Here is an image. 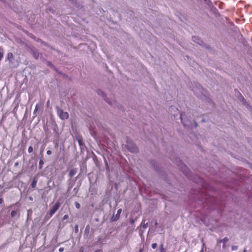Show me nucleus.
Masks as SVG:
<instances>
[{"mask_svg":"<svg viewBox=\"0 0 252 252\" xmlns=\"http://www.w3.org/2000/svg\"><path fill=\"white\" fill-rule=\"evenodd\" d=\"M60 207V203L59 202H56L54 206L51 208L49 212V216L48 215H46V218L48 219L50 218L59 209Z\"/></svg>","mask_w":252,"mask_h":252,"instance_id":"1","label":"nucleus"},{"mask_svg":"<svg viewBox=\"0 0 252 252\" xmlns=\"http://www.w3.org/2000/svg\"><path fill=\"white\" fill-rule=\"evenodd\" d=\"M58 114L60 118L62 120H65L67 119L69 115L67 112H64L62 109H59L58 110Z\"/></svg>","mask_w":252,"mask_h":252,"instance_id":"2","label":"nucleus"},{"mask_svg":"<svg viewBox=\"0 0 252 252\" xmlns=\"http://www.w3.org/2000/svg\"><path fill=\"white\" fill-rule=\"evenodd\" d=\"M31 53L33 58L36 60H37L40 55V54L36 50L34 49H31Z\"/></svg>","mask_w":252,"mask_h":252,"instance_id":"3","label":"nucleus"},{"mask_svg":"<svg viewBox=\"0 0 252 252\" xmlns=\"http://www.w3.org/2000/svg\"><path fill=\"white\" fill-rule=\"evenodd\" d=\"M127 146H128V147H127L128 150L129 151H130L131 152H132V153H137V152H138V148H137V147L135 145H132L131 148H130L129 147V145H127Z\"/></svg>","mask_w":252,"mask_h":252,"instance_id":"4","label":"nucleus"},{"mask_svg":"<svg viewBox=\"0 0 252 252\" xmlns=\"http://www.w3.org/2000/svg\"><path fill=\"white\" fill-rule=\"evenodd\" d=\"M77 169L76 168L72 169L69 172L68 176L71 178H72L77 173Z\"/></svg>","mask_w":252,"mask_h":252,"instance_id":"5","label":"nucleus"},{"mask_svg":"<svg viewBox=\"0 0 252 252\" xmlns=\"http://www.w3.org/2000/svg\"><path fill=\"white\" fill-rule=\"evenodd\" d=\"M37 181L35 179H33L32 181V183L31 185V186L32 188L34 189L36 186Z\"/></svg>","mask_w":252,"mask_h":252,"instance_id":"6","label":"nucleus"},{"mask_svg":"<svg viewBox=\"0 0 252 252\" xmlns=\"http://www.w3.org/2000/svg\"><path fill=\"white\" fill-rule=\"evenodd\" d=\"M7 58L9 60L10 62H11L12 60L13 59V58H14L13 54L11 53H9L7 55Z\"/></svg>","mask_w":252,"mask_h":252,"instance_id":"7","label":"nucleus"},{"mask_svg":"<svg viewBox=\"0 0 252 252\" xmlns=\"http://www.w3.org/2000/svg\"><path fill=\"white\" fill-rule=\"evenodd\" d=\"M17 211H15V210H13L12 211L11 213V216L12 217H14L15 216H16L17 215Z\"/></svg>","mask_w":252,"mask_h":252,"instance_id":"8","label":"nucleus"},{"mask_svg":"<svg viewBox=\"0 0 252 252\" xmlns=\"http://www.w3.org/2000/svg\"><path fill=\"white\" fill-rule=\"evenodd\" d=\"M160 252H166V250L163 247V245L161 244L159 248Z\"/></svg>","mask_w":252,"mask_h":252,"instance_id":"9","label":"nucleus"},{"mask_svg":"<svg viewBox=\"0 0 252 252\" xmlns=\"http://www.w3.org/2000/svg\"><path fill=\"white\" fill-rule=\"evenodd\" d=\"M228 241V239L227 237H225L222 240H221V242H223L224 244H225L227 243Z\"/></svg>","mask_w":252,"mask_h":252,"instance_id":"10","label":"nucleus"},{"mask_svg":"<svg viewBox=\"0 0 252 252\" xmlns=\"http://www.w3.org/2000/svg\"><path fill=\"white\" fill-rule=\"evenodd\" d=\"M44 163V162L43 160H40V161H39V168H42V165Z\"/></svg>","mask_w":252,"mask_h":252,"instance_id":"11","label":"nucleus"},{"mask_svg":"<svg viewBox=\"0 0 252 252\" xmlns=\"http://www.w3.org/2000/svg\"><path fill=\"white\" fill-rule=\"evenodd\" d=\"M33 152V148L32 146H30L28 148V152L31 153Z\"/></svg>","mask_w":252,"mask_h":252,"instance_id":"12","label":"nucleus"},{"mask_svg":"<svg viewBox=\"0 0 252 252\" xmlns=\"http://www.w3.org/2000/svg\"><path fill=\"white\" fill-rule=\"evenodd\" d=\"M75 206L77 209H79L81 207L80 204L77 202H75Z\"/></svg>","mask_w":252,"mask_h":252,"instance_id":"13","label":"nucleus"},{"mask_svg":"<svg viewBox=\"0 0 252 252\" xmlns=\"http://www.w3.org/2000/svg\"><path fill=\"white\" fill-rule=\"evenodd\" d=\"M157 247V243H153V244H152V248L153 249H156Z\"/></svg>","mask_w":252,"mask_h":252,"instance_id":"14","label":"nucleus"},{"mask_svg":"<svg viewBox=\"0 0 252 252\" xmlns=\"http://www.w3.org/2000/svg\"><path fill=\"white\" fill-rule=\"evenodd\" d=\"M38 109V104H36L35 109L34 110V112H33L34 114H35L37 111Z\"/></svg>","mask_w":252,"mask_h":252,"instance_id":"15","label":"nucleus"},{"mask_svg":"<svg viewBox=\"0 0 252 252\" xmlns=\"http://www.w3.org/2000/svg\"><path fill=\"white\" fill-rule=\"evenodd\" d=\"M237 249H238V247H237V246H233L232 247V248H231V249H232V251H235V250H237Z\"/></svg>","mask_w":252,"mask_h":252,"instance_id":"16","label":"nucleus"},{"mask_svg":"<svg viewBox=\"0 0 252 252\" xmlns=\"http://www.w3.org/2000/svg\"><path fill=\"white\" fill-rule=\"evenodd\" d=\"M68 216L67 215H64V216L63 218V220H65L67 219H68Z\"/></svg>","mask_w":252,"mask_h":252,"instance_id":"17","label":"nucleus"},{"mask_svg":"<svg viewBox=\"0 0 252 252\" xmlns=\"http://www.w3.org/2000/svg\"><path fill=\"white\" fill-rule=\"evenodd\" d=\"M52 151L51 150H48L47 151V154L48 155H51L52 154Z\"/></svg>","mask_w":252,"mask_h":252,"instance_id":"18","label":"nucleus"},{"mask_svg":"<svg viewBox=\"0 0 252 252\" xmlns=\"http://www.w3.org/2000/svg\"><path fill=\"white\" fill-rule=\"evenodd\" d=\"M64 251V248L62 247V248H60L59 250V252H63Z\"/></svg>","mask_w":252,"mask_h":252,"instance_id":"19","label":"nucleus"},{"mask_svg":"<svg viewBox=\"0 0 252 252\" xmlns=\"http://www.w3.org/2000/svg\"><path fill=\"white\" fill-rule=\"evenodd\" d=\"M94 252H103V251L101 249H97Z\"/></svg>","mask_w":252,"mask_h":252,"instance_id":"20","label":"nucleus"},{"mask_svg":"<svg viewBox=\"0 0 252 252\" xmlns=\"http://www.w3.org/2000/svg\"><path fill=\"white\" fill-rule=\"evenodd\" d=\"M183 114H181L180 118L181 119L182 123L185 125V124L183 122Z\"/></svg>","mask_w":252,"mask_h":252,"instance_id":"21","label":"nucleus"},{"mask_svg":"<svg viewBox=\"0 0 252 252\" xmlns=\"http://www.w3.org/2000/svg\"><path fill=\"white\" fill-rule=\"evenodd\" d=\"M121 212H122V209H119L117 211V214L119 215L121 213Z\"/></svg>","mask_w":252,"mask_h":252,"instance_id":"22","label":"nucleus"},{"mask_svg":"<svg viewBox=\"0 0 252 252\" xmlns=\"http://www.w3.org/2000/svg\"><path fill=\"white\" fill-rule=\"evenodd\" d=\"M78 143L80 145H82V140L81 139H78Z\"/></svg>","mask_w":252,"mask_h":252,"instance_id":"23","label":"nucleus"},{"mask_svg":"<svg viewBox=\"0 0 252 252\" xmlns=\"http://www.w3.org/2000/svg\"><path fill=\"white\" fill-rule=\"evenodd\" d=\"M98 94H99L101 95L102 94H103V93L102 92H101V91H99V92H98Z\"/></svg>","mask_w":252,"mask_h":252,"instance_id":"24","label":"nucleus"},{"mask_svg":"<svg viewBox=\"0 0 252 252\" xmlns=\"http://www.w3.org/2000/svg\"><path fill=\"white\" fill-rule=\"evenodd\" d=\"M241 98H242V99L243 101H244V100H245V98H244V97L242 95H241Z\"/></svg>","mask_w":252,"mask_h":252,"instance_id":"25","label":"nucleus"},{"mask_svg":"<svg viewBox=\"0 0 252 252\" xmlns=\"http://www.w3.org/2000/svg\"><path fill=\"white\" fill-rule=\"evenodd\" d=\"M197 38V37H193V39L194 41H195Z\"/></svg>","mask_w":252,"mask_h":252,"instance_id":"26","label":"nucleus"},{"mask_svg":"<svg viewBox=\"0 0 252 252\" xmlns=\"http://www.w3.org/2000/svg\"><path fill=\"white\" fill-rule=\"evenodd\" d=\"M87 228H89V225H88L86 226V229H87Z\"/></svg>","mask_w":252,"mask_h":252,"instance_id":"27","label":"nucleus"},{"mask_svg":"<svg viewBox=\"0 0 252 252\" xmlns=\"http://www.w3.org/2000/svg\"><path fill=\"white\" fill-rule=\"evenodd\" d=\"M76 228H75V230H76L77 231V230H78V226H77V225H76Z\"/></svg>","mask_w":252,"mask_h":252,"instance_id":"28","label":"nucleus"},{"mask_svg":"<svg viewBox=\"0 0 252 252\" xmlns=\"http://www.w3.org/2000/svg\"><path fill=\"white\" fill-rule=\"evenodd\" d=\"M80 252H83V248L81 250H80Z\"/></svg>","mask_w":252,"mask_h":252,"instance_id":"29","label":"nucleus"},{"mask_svg":"<svg viewBox=\"0 0 252 252\" xmlns=\"http://www.w3.org/2000/svg\"><path fill=\"white\" fill-rule=\"evenodd\" d=\"M145 227H146L145 225H143V228H145Z\"/></svg>","mask_w":252,"mask_h":252,"instance_id":"30","label":"nucleus"}]
</instances>
